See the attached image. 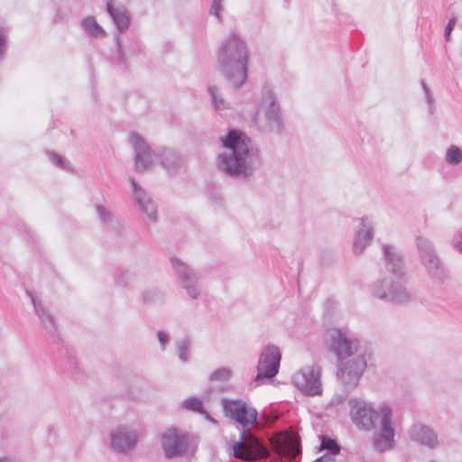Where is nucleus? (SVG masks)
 <instances>
[{"label": "nucleus", "mask_w": 462, "mask_h": 462, "mask_svg": "<svg viewBox=\"0 0 462 462\" xmlns=\"http://www.w3.org/2000/svg\"><path fill=\"white\" fill-rule=\"evenodd\" d=\"M453 246L460 254H462V231H458L453 236Z\"/></svg>", "instance_id": "obj_43"}, {"label": "nucleus", "mask_w": 462, "mask_h": 462, "mask_svg": "<svg viewBox=\"0 0 462 462\" xmlns=\"http://www.w3.org/2000/svg\"><path fill=\"white\" fill-rule=\"evenodd\" d=\"M335 457L336 455L326 453L325 455L318 457L316 460L312 462H336Z\"/></svg>", "instance_id": "obj_44"}, {"label": "nucleus", "mask_w": 462, "mask_h": 462, "mask_svg": "<svg viewBox=\"0 0 462 462\" xmlns=\"http://www.w3.org/2000/svg\"><path fill=\"white\" fill-rule=\"evenodd\" d=\"M208 91L216 109L224 110L229 108L228 103L223 98L220 89L217 86H209Z\"/></svg>", "instance_id": "obj_30"}, {"label": "nucleus", "mask_w": 462, "mask_h": 462, "mask_svg": "<svg viewBox=\"0 0 462 462\" xmlns=\"http://www.w3.org/2000/svg\"><path fill=\"white\" fill-rule=\"evenodd\" d=\"M366 366L367 361L365 354H359L346 362L337 361V376L344 392L348 393L357 386Z\"/></svg>", "instance_id": "obj_5"}, {"label": "nucleus", "mask_w": 462, "mask_h": 462, "mask_svg": "<svg viewBox=\"0 0 462 462\" xmlns=\"http://www.w3.org/2000/svg\"><path fill=\"white\" fill-rule=\"evenodd\" d=\"M26 294L30 297L34 308V311L41 320L42 326L44 327L46 332L50 335L51 338L54 342H57L60 337L53 317L45 310L42 303L36 300V298L30 291L27 290Z\"/></svg>", "instance_id": "obj_20"}, {"label": "nucleus", "mask_w": 462, "mask_h": 462, "mask_svg": "<svg viewBox=\"0 0 462 462\" xmlns=\"http://www.w3.org/2000/svg\"><path fill=\"white\" fill-rule=\"evenodd\" d=\"M416 242L420 261L429 277L433 282L443 284L448 274L434 245L430 240L421 236H417Z\"/></svg>", "instance_id": "obj_3"}, {"label": "nucleus", "mask_w": 462, "mask_h": 462, "mask_svg": "<svg viewBox=\"0 0 462 462\" xmlns=\"http://www.w3.org/2000/svg\"><path fill=\"white\" fill-rule=\"evenodd\" d=\"M220 141L226 151L218 156V168L230 177L250 179L262 163L259 149L236 129H230Z\"/></svg>", "instance_id": "obj_1"}, {"label": "nucleus", "mask_w": 462, "mask_h": 462, "mask_svg": "<svg viewBox=\"0 0 462 462\" xmlns=\"http://www.w3.org/2000/svg\"><path fill=\"white\" fill-rule=\"evenodd\" d=\"M134 280V273L129 270H119L115 276V283L121 288H126Z\"/></svg>", "instance_id": "obj_32"}, {"label": "nucleus", "mask_w": 462, "mask_h": 462, "mask_svg": "<svg viewBox=\"0 0 462 462\" xmlns=\"http://www.w3.org/2000/svg\"><path fill=\"white\" fill-rule=\"evenodd\" d=\"M156 159L160 161L162 167L169 173H174L182 165L180 154L170 148H161L156 152Z\"/></svg>", "instance_id": "obj_23"}, {"label": "nucleus", "mask_w": 462, "mask_h": 462, "mask_svg": "<svg viewBox=\"0 0 462 462\" xmlns=\"http://www.w3.org/2000/svg\"><path fill=\"white\" fill-rule=\"evenodd\" d=\"M216 201L218 203V205H221V199L220 198L216 199Z\"/></svg>", "instance_id": "obj_48"}, {"label": "nucleus", "mask_w": 462, "mask_h": 462, "mask_svg": "<svg viewBox=\"0 0 462 462\" xmlns=\"http://www.w3.org/2000/svg\"><path fill=\"white\" fill-rule=\"evenodd\" d=\"M424 93H425L426 101L430 105V112L432 113L433 108H434L433 107L432 93H431L430 89H426V91H424Z\"/></svg>", "instance_id": "obj_45"}, {"label": "nucleus", "mask_w": 462, "mask_h": 462, "mask_svg": "<svg viewBox=\"0 0 462 462\" xmlns=\"http://www.w3.org/2000/svg\"><path fill=\"white\" fill-rule=\"evenodd\" d=\"M430 462H436V461H430Z\"/></svg>", "instance_id": "obj_49"}, {"label": "nucleus", "mask_w": 462, "mask_h": 462, "mask_svg": "<svg viewBox=\"0 0 462 462\" xmlns=\"http://www.w3.org/2000/svg\"><path fill=\"white\" fill-rule=\"evenodd\" d=\"M374 297L393 304H405L411 300V294L401 282L389 277L375 281L371 285Z\"/></svg>", "instance_id": "obj_4"}, {"label": "nucleus", "mask_w": 462, "mask_h": 462, "mask_svg": "<svg viewBox=\"0 0 462 462\" xmlns=\"http://www.w3.org/2000/svg\"><path fill=\"white\" fill-rule=\"evenodd\" d=\"M250 52L247 42L236 32H230L217 54V69L234 88H240L248 78Z\"/></svg>", "instance_id": "obj_2"}, {"label": "nucleus", "mask_w": 462, "mask_h": 462, "mask_svg": "<svg viewBox=\"0 0 462 462\" xmlns=\"http://www.w3.org/2000/svg\"><path fill=\"white\" fill-rule=\"evenodd\" d=\"M359 221V229L356 231L353 242V252L356 255L361 254L374 237V226L369 218L363 217Z\"/></svg>", "instance_id": "obj_19"}, {"label": "nucleus", "mask_w": 462, "mask_h": 462, "mask_svg": "<svg viewBox=\"0 0 462 462\" xmlns=\"http://www.w3.org/2000/svg\"><path fill=\"white\" fill-rule=\"evenodd\" d=\"M292 383L307 396L320 395L322 393L321 367L316 364L302 367L293 375Z\"/></svg>", "instance_id": "obj_10"}, {"label": "nucleus", "mask_w": 462, "mask_h": 462, "mask_svg": "<svg viewBox=\"0 0 462 462\" xmlns=\"http://www.w3.org/2000/svg\"><path fill=\"white\" fill-rule=\"evenodd\" d=\"M171 263L179 285L191 299H198L201 293L199 274L189 264L177 257H171Z\"/></svg>", "instance_id": "obj_8"}, {"label": "nucleus", "mask_w": 462, "mask_h": 462, "mask_svg": "<svg viewBox=\"0 0 462 462\" xmlns=\"http://www.w3.org/2000/svg\"><path fill=\"white\" fill-rule=\"evenodd\" d=\"M246 434H249V431L244 430L240 434V439L233 445V456L243 460H247L251 457L249 448L244 441Z\"/></svg>", "instance_id": "obj_27"}, {"label": "nucleus", "mask_w": 462, "mask_h": 462, "mask_svg": "<svg viewBox=\"0 0 462 462\" xmlns=\"http://www.w3.org/2000/svg\"><path fill=\"white\" fill-rule=\"evenodd\" d=\"M222 407L226 416L243 427L254 425L257 421V411L242 400L223 399Z\"/></svg>", "instance_id": "obj_11"}, {"label": "nucleus", "mask_w": 462, "mask_h": 462, "mask_svg": "<svg viewBox=\"0 0 462 462\" xmlns=\"http://www.w3.org/2000/svg\"><path fill=\"white\" fill-rule=\"evenodd\" d=\"M420 84H421V87L423 88V91H426V89H430V88L428 87V85L426 84L424 79L420 80Z\"/></svg>", "instance_id": "obj_47"}, {"label": "nucleus", "mask_w": 462, "mask_h": 462, "mask_svg": "<svg viewBox=\"0 0 462 462\" xmlns=\"http://www.w3.org/2000/svg\"><path fill=\"white\" fill-rule=\"evenodd\" d=\"M326 346L328 351L337 356V361L350 357L354 354V341L339 328L328 330Z\"/></svg>", "instance_id": "obj_14"}, {"label": "nucleus", "mask_w": 462, "mask_h": 462, "mask_svg": "<svg viewBox=\"0 0 462 462\" xmlns=\"http://www.w3.org/2000/svg\"><path fill=\"white\" fill-rule=\"evenodd\" d=\"M130 143L134 150V164L137 172H143L148 170L154 162L156 153L153 154L150 146L143 138L138 134H132L130 136Z\"/></svg>", "instance_id": "obj_16"}, {"label": "nucleus", "mask_w": 462, "mask_h": 462, "mask_svg": "<svg viewBox=\"0 0 462 462\" xmlns=\"http://www.w3.org/2000/svg\"><path fill=\"white\" fill-rule=\"evenodd\" d=\"M106 8L118 32H125L130 25V16L125 6L118 0H109Z\"/></svg>", "instance_id": "obj_21"}, {"label": "nucleus", "mask_w": 462, "mask_h": 462, "mask_svg": "<svg viewBox=\"0 0 462 462\" xmlns=\"http://www.w3.org/2000/svg\"><path fill=\"white\" fill-rule=\"evenodd\" d=\"M143 301L147 305L161 304L164 300V293L155 288L146 290L142 294Z\"/></svg>", "instance_id": "obj_31"}, {"label": "nucleus", "mask_w": 462, "mask_h": 462, "mask_svg": "<svg viewBox=\"0 0 462 462\" xmlns=\"http://www.w3.org/2000/svg\"><path fill=\"white\" fill-rule=\"evenodd\" d=\"M446 161L451 165H458L462 162V150L456 145L449 146L447 150Z\"/></svg>", "instance_id": "obj_34"}, {"label": "nucleus", "mask_w": 462, "mask_h": 462, "mask_svg": "<svg viewBox=\"0 0 462 462\" xmlns=\"http://www.w3.org/2000/svg\"><path fill=\"white\" fill-rule=\"evenodd\" d=\"M138 442L135 430L126 426H120L110 433L111 448L120 455H126L133 450Z\"/></svg>", "instance_id": "obj_15"}, {"label": "nucleus", "mask_w": 462, "mask_h": 462, "mask_svg": "<svg viewBox=\"0 0 462 462\" xmlns=\"http://www.w3.org/2000/svg\"><path fill=\"white\" fill-rule=\"evenodd\" d=\"M345 393L343 394H335L329 401V402L328 403L326 409L328 410L329 408H332V407H335V406H337L341 403H343L346 399V395L347 393L346 392H344Z\"/></svg>", "instance_id": "obj_39"}, {"label": "nucleus", "mask_w": 462, "mask_h": 462, "mask_svg": "<svg viewBox=\"0 0 462 462\" xmlns=\"http://www.w3.org/2000/svg\"><path fill=\"white\" fill-rule=\"evenodd\" d=\"M176 355L179 359L186 364L189 361V351L191 347V340L189 337H183L175 341Z\"/></svg>", "instance_id": "obj_28"}, {"label": "nucleus", "mask_w": 462, "mask_h": 462, "mask_svg": "<svg viewBox=\"0 0 462 462\" xmlns=\"http://www.w3.org/2000/svg\"><path fill=\"white\" fill-rule=\"evenodd\" d=\"M96 209L99 219L106 225L108 229L116 232L117 234H121L124 231L120 222L114 217L112 213L106 208L97 205Z\"/></svg>", "instance_id": "obj_24"}, {"label": "nucleus", "mask_w": 462, "mask_h": 462, "mask_svg": "<svg viewBox=\"0 0 462 462\" xmlns=\"http://www.w3.org/2000/svg\"><path fill=\"white\" fill-rule=\"evenodd\" d=\"M320 444L319 446V451L326 450L328 454L331 455H338L342 449L340 444H338L337 440L330 438L328 435H319V436Z\"/></svg>", "instance_id": "obj_26"}, {"label": "nucleus", "mask_w": 462, "mask_h": 462, "mask_svg": "<svg viewBox=\"0 0 462 462\" xmlns=\"http://www.w3.org/2000/svg\"><path fill=\"white\" fill-rule=\"evenodd\" d=\"M409 437L411 441L430 449H435L439 446V438L435 430L430 426L417 422L409 430Z\"/></svg>", "instance_id": "obj_18"}, {"label": "nucleus", "mask_w": 462, "mask_h": 462, "mask_svg": "<svg viewBox=\"0 0 462 462\" xmlns=\"http://www.w3.org/2000/svg\"><path fill=\"white\" fill-rule=\"evenodd\" d=\"M157 338L161 346L162 351H164L166 348V346L170 342V335L164 330H159L157 332Z\"/></svg>", "instance_id": "obj_41"}, {"label": "nucleus", "mask_w": 462, "mask_h": 462, "mask_svg": "<svg viewBox=\"0 0 462 462\" xmlns=\"http://www.w3.org/2000/svg\"><path fill=\"white\" fill-rule=\"evenodd\" d=\"M350 416L353 423L363 430H376L381 420V406L375 410L371 403L357 399L349 400Z\"/></svg>", "instance_id": "obj_7"}, {"label": "nucleus", "mask_w": 462, "mask_h": 462, "mask_svg": "<svg viewBox=\"0 0 462 462\" xmlns=\"http://www.w3.org/2000/svg\"><path fill=\"white\" fill-rule=\"evenodd\" d=\"M381 420L378 421L379 429L373 436V446L380 453L394 448V428L393 427V410L387 403L381 405Z\"/></svg>", "instance_id": "obj_6"}, {"label": "nucleus", "mask_w": 462, "mask_h": 462, "mask_svg": "<svg viewBox=\"0 0 462 462\" xmlns=\"http://www.w3.org/2000/svg\"><path fill=\"white\" fill-rule=\"evenodd\" d=\"M0 462H17V461L14 460V458L4 457H0Z\"/></svg>", "instance_id": "obj_46"}, {"label": "nucleus", "mask_w": 462, "mask_h": 462, "mask_svg": "<svg viewBox=\"0 0 462 462\" xmlns=\"http://www.w3.org/2000/svg\"><path fill=\"white\" fill-rule=\"evenodd\" d=\"M281 359L282 354L278 346L274 345L266 346L259 356L254 382L273 380L279 373Z\"/></svg>", "instance_id": "obj_9"}, {"label": "nucleus", "mask_w": 462, "mask_h": 462, "mask_svg": "<svg viewBox=\"0 0 462 462\" xmlns=\"http://www.w3.org/2000/svg\"><path fill=\"white\" fill-rule=\"evenodd\" d=\"M132 192L135 205L152 222L157 221V208L146 190L139 185L134 178L130 177Z\"/></svg>", "instance_id": "obj_17"}, {"label": "nucleus", "mask_w": 462, "mask_h": 462, "mask_svg": "<svg viewBox=\"0 0 462 462\" xmlns=\"http://www.w3.org/2000/svg\"><path fill=\"white\" fill-rule=\"evenodd\" d=\"M383 252L388 272L396 278L402 279L405 275L402 255L394 251V249L389 245H384L383 246Z\"/></svg>", "instance_id": "obj_22"}, {"label": "nucleus", "mask_w": 462, "mask_h": 462, "mask_svg": "<svg viewBox=\"0 0 462 462\" xmlns=\"http://www.w3.org/2000/svg\"><path fill=\"white\" fill-rule=\"evenodd\" d=\"M47 155L51 162L56 167L66 171H72L70 163L64 157L54 152H47Z\"/></svg>", "instance_id": "obj_35"}, {"label": "nucleus", "mask_w": 462, "mask_h": 462, "mask_svg": "<svg viewBox=\"0 0 462 462\" xmlns=\"http://www.w3.org/2000/svg\"><path fill=\"white\" fill-rule=\"evenodd\" d=\"M221 4H222V0H213L211 6H210V10H209V14L211 15H214L215 17H217L218 21L221 20V11H222Z\"/></svg>", "instance_id": "obj_37"}, {"label": "nucleus", "mask_w": 462, "mask_h": 462, "mask_svg": "<svg viewBox=\"0 0 462 462\" xmlns=\"http://www.w3.org/2000/svg\"><path fill=\"white\" fill-rule=\"evenodd\" d=\"M116 55L117 60L120 63L125 64L126 63V54L122 47L120 37L119 35L116 36Z\"/></svg>", "instance_id": "obj_38"}, {"label": "nucleus", "mask_w": 462, "mask_h": 462, "mask_svg": "<svg viewBox=\"0 0 462 462\" xmlns=\"http://www.w3.org/2000/svg\"><path fill=\"white\" fill-rule=\"evenodd\" d=\"M291 461L296 460V458L301 454V440L300 437L294 432L292 426L291 425Z\"/></svg>", "instance_id": "obj_33"}, {"label": "nucleus", "mask_w": 462, "mask_h": 462, "mask_svg": "<svg viewBox=\"0 0 462 462\" xmlns=\"http://www.w3.org/2000/svg\"><path fill=\"white\" fill-rule=\"evenodd\" d=\"M6 49H7V36L0 29V61L4 58Z\"/></svg>", "instance_id": "obj_42"}, {"label": "nucleus", "mask_w": 462, "mask_h": 462, "mask_svg": "<svg viewBox=\"0 0 462 462\" xmlns=\"http://www.w3.org/2000/svg\"><path fill=\"white\" fill-rule=\"evenodd\" d=\"M81 25L91 38L100 39L106 35L105 30L98 24L94 16H88L83 19Z\"/></svg>", "instance_id": "obj_25"}, {"label": "nucleus", "mask_w": 462, "mask_h": 462, "mask_svg": "<svg viewBox=\"0 0 462 462\" xmlns=\"http://www.w3.org/2000/svg\"><path fill=\"white\" fill-rule=\"evenodd\" d=\"M456 23H457V17L453 16V17L449 18L447 25L445 26L444 37L447 42L450 41L451 32L454 30Z\"/></svg>", "instance_id": "obj_40"}, {"label": "nucleus", "mask_w": 462, "mask_h": 462, "mask_svg": "<svg viewBox=\"0 0 462 462\" xmlns=\"http://www.w3.org/2000/svg\"><path fill=\"white\" fill-rule=\"evenodd\" d=\"M182 407L186 410H189L200 414L206 415V418L210 421H215L213 418L206 411L203 407V403L200 399L198 397H189L185 399L182 402Z\"/></svg>", "instance_id": "obj_29"}, {"label": "nucleus", "mask_w": 462, "mask_h": 462, "mask_svg": "<svg viewBox=\"0 0 462 462\" xmlns=\"http://www.w3.org/2000/svg\"><path fill=\"white\" fill-rule=\"evenodd\" d=\"M162 447L169 459L182 457L188 449V437L175 428L166 430L162 436Z\"/></svg>", "instance_id": "obj_13"}, {"label": "nucleus", "mask_w": 462, "mask_h": 462, "mask_svg": "<svg viewBox=\"0 0 462 462\" xmlns=\"http://www.w3.org/2000/svg\"><path fill=\"white\" fill-rule=\"evenodd\" d=\"M232 376V371L226 367H221L219 369L215 370L210 375V381L216 382H227Z\"/></svg>", "instance_id": "obj_36"}, {"label": "nucleus", "mask_w": 462, "mask_h": 462, "mask_svg": "<svg viewBox=\"0 0 462 462\" xmlns=\"http://www.w3.org/2000/svg\"><path fill=\"white\" fill-rule=\"evenodd\" d=\"M260 109L264 112L271 131L277 134L282 133L283 125L281 118L280 106L277 97L267 84L263 87Z\"/></svg>", "instance_id": "obj_12"}]
</instances>
